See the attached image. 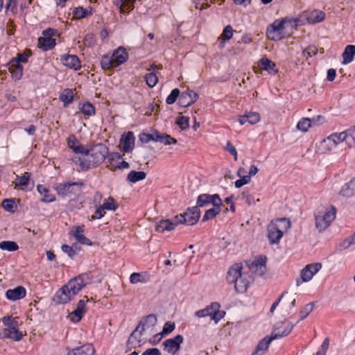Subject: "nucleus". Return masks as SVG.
Masks as SVG:
<instances>
[{
	"label": "nucleus",
	"instance_id": "5",
	"mask_svg": "<svg viewBox=\"0 0 355 355\" xmlns=\"http://www.w3.org/2000/svg\"><path fill=\"white\" fill-rule=\"evenodd\" d=\"M226 279L229 284H234L238 293H245L253 281L249 272L245 271L241 263H236L229 269Z\"/></svg>",
	"mask_w": 355,
	"mask_h": 355
},
{
	"label": "nucleus",
	"instance_id": "16",
	"mask_svg": "<svg viewBox=\"0 0 355 355\" xmlns=\"http://www.w3.org/2000/svg\"><path fill=\"white\" fill-rule=\"evenodd\" d=\"M87 300H80L78 302L76 309L69 315V318L74 322H79L84 314L87 311L86 303L89 301L87 297H85Z\"/></svg>",
	"mask_w": 355,
	"mask_h": 355
},
{
	"label": "nucleus",
	"instance_id": "57",
	"mask_svg": "<svg viewBox=\"0 0 355 355\" xmlns=\"http://www.w3.org/2000/svg\"><path fill=\"white\" fill-rule=\"evenodd\" d=\"M159 142L165 145H171L175 144L177 143V140L171 137L169 135L162 134Z\"/></svg>",
	"mask_w": 355,
	"mask_h": 355
},
{
	"label": "nucleus",
	"instance_id": "60",
	"mask_svg": "<svg viewBox=\"0 0 355 355\" xmlns=\"http://www.w3.org/2000/svg\"><path fill=\"white\" fill-rule=\"evenodd\" d=\"M354 244H355V232L352 236L347 237L346 239H345L343 241V243H341V246L343 247V248L347 249V248H349L351 245H354Z\"/></svg>",
	"mask_w": 355,
	"mask_h": 355
},
{
	"label": "nucleus",
	"instance_id": "58",
	"mask_svg": "<svg viewBox=\"0 0 355 355\" xmlns=\"http://www.w3.org/2000/svg\"><path fill=\"white\" fill-rule=\"evenodd\" d=\"M329 346V339L328 338H326L321 346L319 350L316 352L315 355H326V353L327 352V349Z\"/></svg>",
	"mask_w": 355,
	"mask_h": 355
},
{
	"label": "nucleus",
	"instance_id": "55",
	"mask_svg": "<svg viewBox=\"0 0 355 355\" xmlns=\"http://www.w3.org/2000/svg\"><path fill=\"white\" fill-rule=\"evenodd\" d=\"M27 51L28 53H26V52L23 53H19L16 58H12V63L16 64L17 63L21 64V62H27L28 58L30 55V51L27 50Z\"/></svg>",
	"mask_w": 355,
	"mask_h": 355
},
{
	"label": "nucleus",
	"instance_id": "21",
	"mask_svg": "<svg viewBox=\"0 0 355 355\" xmlns=\"http://www.w3.org/2000/svg\"><path fill=\"white\" fill-rule=\"evenodd\" d=\"M26 295V291L21 286H17L13 289H8L6 292V297L11 301H16L23 299Z\"/></svg>",
	"mask_w": 355,
	"mask_h": 355
},
{
	"label": "nucleus",
	"instance_id": "19",
	"mask_svg": "<svg viewBox=\"0 0 355 355\" xmlns=\"http://www.w3.org/2000/svg\"><path fill=\"white\" fill-rule=\"evenodd\" d=\"M266 258L260 257L254 259L250 265L249 269L257 275H263L266 270Z\"/></svg>",
	"mask_w": 355,
	"mask_h": 355
},
{
	"label": "nucleus",
	"instance_id": "33",
	"mask_svg": "<svg viewBox=\"0 0 355 355\" xmlns=\"http://www.w3.org/2000/svg\"><path fill=\"white\" fill-rule=\"evenodd\" d=\"M37 190L40 195L43 196V198L41 199L42 202H52L55 200V196L51 193L49 190L44 185L38 184Z\"/></svg>",
	"mask_w": 355,
	"mask_h": 355
},
{
	"label": "nucleus",
	"instance_id": "12",
	"mask_svg": "<svg viewBox=\"0 0 355 355\" xmlns=\"http://www.w3.org/2000/svg\"><path fill=\"white\" fill-rule=\"evenodd\" d=\"M322 268L320 263H313L306 265L300 272V277L296 280L297 286H300L303 282H307L312 279L313 277Z\"/></svg>",
	"mask_w": 355,
	"mask_h": 355
},
{
	"label": "nucleus",
	"instance_id": "23",
	"mask_svg": "<svg viewBox=\"0 0 355 355\" xmlns=\"http://www.w3.org/2000/svg\"><path fill=\"white\" fill-rule=\"evenodd\" d=\"M302 17H304L310 24H315L324 19L325 13L321 10H314L311 12H304Z\"/></svg>",
	"mask_w": 355,
	"mask_h": 355
},
{
	"label": "nucleus",
	"instance_id": "59",
	"mask_svg": "<svg viewBox=\"0 0 355 355\" xmlns=\"http://www.w3.org/2000/svg\"><path fill=\"white\" fill-rule=\"evenodd\" d=\"M349 140V147L355 146V126L347 130Z\"/></svg>",
	"mask_w": 355,
	"mask_h": 355
},
{
	"label": "nucleus",
	"instance_id": "1",
	"mask_svg": "<svg viewBox=\"0 0 355 355\" xmlns=\"http://www.w3.org/2000/svg\"><path fill=\"white\" fill-rule=\"evenodd\" d=\"M200 216V211L198 207H192L187 209L183 214H180L171 220H162L155 225V230L158 232L163 233L165 231H171L179 224L193 225L196 224Z\"/></svg>",
	"mask_w": 355,
	"mask_h": 355
},
{
	"label": "nucleus",
	"instance_id": "49",
	"mask_svg": "<svg viewBox=\"0 0 355 355\" xmlns=\"http://www.w3.org/2000/svg\"><path fill=\"white\" fill-rule=\"evenodd\" d=\"M145 78L146 84L149 87L151 88L155 87L158 82V78L157 75L153 72L147 73Z\"/></svg>",
	"mask_w": 355,
	"mask_h": 355
},
{
	"label": "nucleus",
	"instance_id": "34",
	"mask_svg": "<svg viewBox=\"0 0 355 355\" xmlns=\"http://www.w3.org/2000/svg\"><path fill=\"white\" fill-rule=\"evenodd\" d=\"M136 0H118L116 3L121 13L129 12L133 10Z\"/></svg>",
	"mask_w": 355,
	"mask_h": 355
},
{
	"label": "nucleus",
	"instance_id": "17",
	"mask_svg": "<svg viewBox=\"0 0 355 355\" xmlns=\"http://www.w3.org/2000/svg\"><path fill=\"white\" fill-rule=\"evenodd\" d=\"M135 136L132 132L123 134L120 139V147L122 150L129 153L132 150L135 146Z\"/></svg>",
	"mask_w": 355,
	"mask_h": 355
},
{
	"label": "nucleus",
	"instance_id": "10",
	"mask_svg": "<svg viewBox=\"0 0 355 355\" xmlns=\"http://www.w3.org/2000/svg\"><path fill=\"white\" fill-rule=\"evenodd\" d=\"M336 218V209L331 207L329 209H325L324 211H318L315 214V227L320 231H324L331 224V223Z\"/></svg>",
	"mask_w": 355,
	"mask_h": 355
},
{
	"label": "nucleus",
	"instance_id": "2",
	"mask_svg": "<svg viewBox=\"0 0 355 355\" xmlns=\"http://www.w3.org/2000/svg\"><path fill=\"white\" fill-rule=\"evenodd\" d=\"M109 149L103 144H96L89 148V153L84 157H74L73 161L81 170L87 171L92 167L100 165L108 155Z\"/></svg>",
	"mask_w": 355,
	"mask_h": 355
},
{
	"label": "nucleus",
	"instance_id": "42",
	"mask_svg": "<svg viewBox=\"0 0 355 355\" xmlns=\"http://www.w3.org/2000/svg\"><path fill=\"white\" fill-rule=\"evenodd\" d=\"M146 177V173L144 171H132L128 175V180L133 183L144 180Z\"/></svg>",
	"mask_w": 355,
	"mask_h": 355
},
{
	"label": "nucleus",
	"instance_id": "35",
	"mask_svg": "<svg viewBox=\"0 0 355 355\" xmlns=\"http://www.w3.org/2000/svg\"><path fill=\"white\" fill-rule=\"evenodd\" d=\"M233 33L234 30L230 25H227L224 28L221 35L218 37L220 48H224L225 41L230 40L233 36Z\"/></svg>",
	"mask_w": 355,
	"mask_h": 355
},
{
	"label": "nucleus",
	"instance_id": "27",
	"mask_svg": "<svg viewBox=\"0 0 355 355\" xmlns=\"http://www.w3.org/2000/svg\"><path fill=\"white\" fill-rule=\"evenodd\" d=\"M78 109L85 116H94L96 113L94 106L89 101H80L78 104Z\"/></svg>",
	"mask_w": 355,
	"mask_h": 355
},
{
	"label": "nucleus",
	"instance_id": "14",
	"mask_svg": "<svg viewBox=\"0 0 355 355\" xmlns=\"http://www.w3.org/2000/svg\"><path fill=\"white\" fill-rule=\"evenodd\" d=\"M184 338L182 335H177L173 338H169L166 340L162 345L164 346V349L168 353H175L177 352L180 348V345L183 343Z\"/></svg>",
	"mask_w": 355,
	"mask_h": 355
},
{
	"label": "nucleus",
	"instance_id": "11",
	"mask_svg": "<svg viewBox=\"0 0 355 355\" xmlns=\"http://www.w3.org/2000/svg\"><path fill=\"white\" fill-rule=\"evenodd\" d=\"M83 187L84 184L82 182H61L53 185V189L57 191L58 194L62 197L76 194L80 192Z\"/></svg>",
	"mask_w": 355,
	"mask_h": 355
},
{
	"label": "nucleus",
	"instance_id": "24",
	"mask_svg": "<svg viewBox=\"0 0 355 355\" xmlns=\"http://www.w3.org/2000/svg\"><path fill=\"white\" fill-rule=\"evenodd\" d=\"M24 334L17 329H3L1 334V338L10 339L14 341H19L23 338Z\"/></svg>",
	"mask_w": 355,
	"mask_h": 355
},
{
	"label": "nucleus",
	"instance_id": "43",
	"mask_svg": "<svg viewBox=\"0 0 355 355\" xmlns=\"http://www.w3.org/2000/svg\"><path fill=\"white\" fill-rule=\"evenodd\" d=\"M216 304L218 305L217 308H213L210 317L211 320H214L215 323L219 322L225 315V312L224 311L220 310V304L218 302H216Z\"/></svg>",
	"mask_w": 355,
	"mask_h": 355
},
{
	"label": "nucleus",
	"instance_id": "13",
	"mask_svg": "<svg viewBox=\"0 0 355 355\" xmlns=\"http://www.w3.org/2000/svg\"><path fill=\"white\" fill-rule=\"evenodd\" d=\"M223 205L222 200L218 194L202 193L198 196L196 207H205L209 205L215 206Z\"/></svg>",
	"mask_w": 355,
	"mask_h": 355
},
{
	"label": "nucleus",
	"instance_id": "47",
	"mask_svg": "<svg viewBox=\"0 0 355 355\" xmlns=\"http://www.w3.org/2000/svg\"><path fill=\"white\" fill-rule=\"evenodd\" d=\"M105 210H111L115 211L118 207V205L116 204L114 199L112 197H109L105 202H103L102 205H101Z\"/></svg>",
	"mask_w": 355,
	"mask_h": 355
},
{
	"label": "nucleus",
	"instance_id": "62",
	"mask_svg": "<svg viewBox=\"0 0 355 355\" xmlns=\"http://www.w3.org/2000/svg\"><path fill=\"white\" fill-rule=\"evenodd\" d=\"M73 152H75L76 153L81 154L80 157H84V156H87V154L89 153V149L85 148L84 146L79 144L76 145V147L73 150Z\"/></svg>",
	"mask_w": 355,
	"mask_h": 355
},
{
	"label": "nucleus",
	"instance_id": "25",
	"mask_svg": "<svg viewBox=\"0 0 355 355\" xmlns=\"http://www.w3.org/2000/svg\"><path fill=\"white\" fill-rule=\"evenodd\" d=\"M157 319L155 314H150L141 320L137 325L138 329L144 331L147 329L153 328L155 326Z\"/></svg>",
	"mask_w": 355,
	"mask_h": 355
},
{
	"label": "nucleus",
	"instance_id": "48",
	"mask_svg": "<svg viewBox=\"0 0 355 355\" xmlns=\"http://www.w3.org/2000/svg\"><path fill=\"white\" fill-rule=\"evenodd\" d=\"M175 328V324L174 322H166L164 327L161 333L157 334L155 335V337L159 336L161 334L162 335H167L171 333Z\"/></svg>",
	"mask_w": 355,
	"mask_h": 355
},
{
	"label": "nucleus",
	"instance_id": "44",
	"mask_svg": "<svg viewBox=\"0 0 355 355\" xmlns=\"http://www.w3.org/2000/svg\"><path fill=\"white\" fill-rule=\"evenodd\" d=\"M0 249L8 252H15L19 249V246L15 241H3L0 242Z\"/></svg>",
	"mask_w": 355,
	"mask_h": 355
},
{
	"label": "nucleus",
	"instance_id": "56",
	"mask_svg": "<svg viewBox=\"0 0 355 355\" xmlns=\"http://www.w3.org/2000/svg\"><path fill=\"white\" fill-rule=\"evenodd\" d=\"M3 207L8 211H15V202L13 199H5L2 202Z\"/></svg>",
	"mask_w": 355,
	"mask_h": 355
},
{
	"label": "nucleus",
	"instance_id": "28",
	"mask_svg": "<svg viewBox=\"0 0 355 355\" xmlns=\"http://www.w3.org/2000/svg\"><path fill=\"white\" fill-rule=\"evenodd\" d=\"M8 65V69L12 75V79H14L15 80H19L23 76L22 65L19 63H17L16 64L12 63V60L10 61Z\"/></svg>",
	"mask_w": 355,
	"mask_h": 355
},
{
	"label": "nucleus",
	"instance_id": "40",
	"mask_svg": "<svg viewBox=\"0 0 355 355\" xmlns=\"http://www.w3.org/2000/svg\"><path fill=\"white\" fill-rule=\"evenodd\" d=\"M2 322L6 327L5 329H17L19 328V322L16 318L12 316H4L2 318Z\"/></svg>",
	"mask_w": 355,
	"mask_h": 355
},
{
	"label": "nucleus",
	"instance_id": "54",
	"mask_svg": "<svg viewBox=\"0 0 355 355\" xmlns=\"http://www.w3.org/2000/svg\"><path fill=\"white\" fill-rule=\"evenodd\" d=\"M313 303H309V304H306L300 312V320H302L304 318H306L310 314V313L313 311Z\"/></svg>",
	"mask_w": 355,
	"mask_h": 355
},
{
	"label": "nucleus",
	"instance_id": "63",
	"mask_svg": "<svg viewBox=\"0 0 355 355\" xmlns=\"http://www.w3.org/2000/svg\"><path fill=\"white\" fill-rule=\"evenodd\" d=\"M62 250L67 253L68 256L71 258H73L76 255V251L73 249L71 246H69L68 245H62Z\"/></svg>",
	"mask_w": 355,
	"mask_h": 355
},
{
	"label": "nucleus",
	"instance_id": "18",
	"mask_svg": "<svg viewBox=\"0 0 355 355\" xmlns=\"http://www.w3.org/2000/svg\"><path fill=\"white\" fill-rule=\"evenodd\" d=\"M198 98V94L195 92L187 89L183 92L179 98V103L182 107H188L195 103Z\"/></svg>",
	"mask_w": 355,
	"mask_h": 355
},
{
	"label": "nucleus",
	"instance_id": "9",
	"mask_svg": "<svg viewBox=\"0 0 355 355\" xmlns=\"http://www.w3.org/2000/svg\"><path fill=\"white\" fill-rule=\"evenodd\" d=\"M345 142L349 146L347 130L340 133H333L323 139L320 143V149L324 153L334 150L339 144Z\"/></svg>",
	"mask_w": 355,
	"mask_h": 355
},
{
	"label": "nucleus",
	"instance_id": "64",
	"mask_svg": "<svg viewBox=\"0 0 355 355\" xmlns=\"http://www.w3.org/2000/svg\"><path fill=\"white\" fill-rule=\"evenodd\" d=\"M141 355H162L157 348H150L146 350Z\"/></svg>",
	"mask_w": 355,
	"mask_h": 355
},
{
	"label": "nucleus",
	"instance_id": "22",
	"mask_svg": "<svg viewBox=\"0 0 355 355\" xmlns=\"http://www.w3.org/2000/svg\"><path fill=\"white\" fill-rule=\"evenodd\" d=\"M95 349L92 344H85L68 351L67 355H94Z\"/></svg>",
	"mask_w": 355,
	"mask_h": 355
},
{
	"label": "nucleus",
	"instance_id": "61",
	"mask_svg": "<svg viewBox=\"0 0 355 355\" xmlns=\"http://www.w3.org/2000/svg\"><path fill=\"white\" fill-rule=\"evenodd\" d=\"M105 214V209L100 205L96 210L95 213L92 216V220L100 219L104 216Z\"/></svg>",
	"mask_w": 355,
	"mask_h": 355
},
{
	"label": "nucleus",
	"instance_id": "51",
	"mask_svg": "<svg viewBox=\"0 0 355 355\" xmlns=\"http://www.w3.org/2000/svg\"><path fill=\"white\" fill-rule=\"evenodd\" d=\"M317 52V47L314 45H310L302 51V55L307 60L308 58L316 55Z\"/></svg>",
	"mask_w": 355,
	"mask_h": 355
},
{
	"label": "nucleus",
	"instance_id": "29",
	"mask_svg": "<svg viewBox=\"0 0 355 355\" xmlns=\"http://www.w3.org/2000/svg\"><path fill=\"white\" fill-rule=\"evenodd\" d=\"M259 66L261 69L267 71L270 74H276L277 73L275 64L267 58H261L259 60Z\"/></svg>",
	"mask_w": 355,
	"mask_h": 355
},
{
	"label": "nucleus",
	"instance_id": "52",
	"mask_svg": "<svg viewBox=\"0 0 355 355\" xmlns=\"http://www.w3.org/2000/svg\"><path fill=\"white\" fill-rule=\"evenodd\" d=\"M73 13L77 19H82L90 15L91 12L83 7H78L73 10Z\"/></svg>",
	"mask_w": 355,
	"mask_h": 355
},
{
	"label": "nucleus",
	"instance_id": "37",
	"mask_svg": "<svg viewBox=\"0 0 355 355\" xmlns=\"http://www.w3.org/2000/svg\"><path fill=\"white\" fill-rule=\"evenodd\" d=\"M142 333L143 331H141V329H138V327L137 326L136 329L132 332L128 338V345H130L132 347H136V345H134L135 343L139 345Z\"/></svg>",
	"mask_w": 355,
	"mask_h": 355
},
{
	"label": "nucleus",
	"instance_id": "30",
	"mask_svg": "<svg viewBox=\"0 0 355 355\" xmlns=\"http://www.w3.org/2000/svg\"><path fill=\"white\" fill-rule=\"evenodd\" d=\"M55 46V40L52 37H40L38 38L37 46L43 51H49Z\"/></svg>",
	"mask_w": 355,
	"mask_h": 355
},
{
	"label": "nucleus",
	"instance_id": "46",
	"mask_svg": "<svg viewBox=\"0 0 355 355\" xmlns=\"http://www.w3.org/2000/svg\"><path fill=\"white\" fill-rule=\"evenodd\" d=\"M311 120L309 118H302L297 124V129L306 132L309 130V128L311 126Z\"/></svg>",
	"mask_w": 355,
	"mask_h": 355
},
{
	"label": "nucleus",
	"instance_id": "3",
	"mask_svg": "<svg viewBox=\"0 0 355 355\" xmlns=\"http://www.w3.org/2000/svg\"><path fill=\"white\" fill-rule=\"evenodd\" d=\"M88 283L89 277L87 274H81L70 279L67 284L56 292V302L60 304L69 302Z\"/></svg>",
	"mask_w": 355,
	"mask_h": 355
},
{
	"label": "nucleus",
	"instance_id": "36",
	"mask_svg": "<svg viewBox=\"0 0 355 355\" xmlns=\"http://www.w3.org/2000/svg\"><path fill=\"white\" fill-rule=\"evenodd\" d=\"M221 206L222 205H215L213 206L211 208H209L207 210H206L202 220L203 222H205L215 218L218 214L220 213Z\"/></svg>",
	"mask_w": 355,
	"mask_h": 355
},
{
	"label": "nucleus",
	"instance_id": "39",
	"mask_svg": "<svg viewBox=\"0 0 355 355\" xmlns=\"http://www.w3.org/2000/svg\"><path fill=\"white\" fill-rule=\"evenodd\" d=\"M217 306L218 305L216 304V302H212L209 305L207 306L205 309L196 311L195 315L198 318H203L207 316L211 317L213 308L216 309V307L217 308Z\"/></svg>",
	"mask_w": 355,
	"mask_h": 355
},
{
	"label": "nucleus",
	"instance_id": "4",
	"mask_svg": "<svg viewBox=\"0 0 355 355\" xmlns=\"http://www.w3.org/2000/svg\"><path fill=\"white\" fill-rule=\"evenodd\" d=\"M294 324L290 322H279L274 326L271 336L262 338L256 346L251 355H265L269 345L274 339L280 338L288 335L293 330Z\"/></svg>",
	"mask_w": 355,
	"mask_h": 355
},
{
	"label": "nucleus",
	"instance_id": "20",
	"mask_svg": "<svg viewBox=\"0 0 355 355\" xmlns=\"http://www.w3.org/2000/svg\"><path fill=\"white\" fill-rule=\"evenodd\" d=\"M338 194L340 196L346 198L355 196V176L342 186Z\"/></svg>",
	"mask_w": 355,
	"mask_h": 355
},
{
	"label": "nucleus",
	"instance_id": "45",
	"mask_svg": "<svg viewBox=\"0 0 355 355\" xmlns=\"http://www.w3.org/2000/svg\"><path fill=\"white\" fill-rule=\"evenodd\" d=\"M30 177L31 173L28 172H25L21 176L17 175L15 181L14 182L15 187L27 186L28 184Z\"/></svg>",
	"mask_w": 355,
	"mask_h": 355
},
{
	"label": "nucleus",
	"instance_id": "7",
	"mask_svg": "<svg viewBox=\"0 0 355 355\" xmlns=\"http://www.w3.org/2000/svg\"><path fill=\"white\" fill-rule=\"evenodd\" d=\"M128 59V53L121 46L114 50L112 55H103L101 58V64L104 70H111L125 63Z\"/></svg>",
	"mask_w": 355,
	"mask_h": 355
},
{
	"label": "nucleus",
	"instance_id": "50",
	"mask_svg": "<svg viewBox=\"0 0 355 355\" xmlns=\"http://www.w3.org/2000/svg\"><path fill=\"white\" fill-rule=\"evenodd\" d=\"M180 90L178 88L173 89L171 94L167 96L166 99V103L168 105L173 104L177 98L180 96Z\"/></svg>",
	"mask_w": 355,
	"mask_h": 355
},
{
	"label": "nucleus",
	"instance_id": "26",
	"mask_svg": "<svg viewBox=\"0 0 355 355\" xmlns=\"http://www.w3.org/2000/svg\"><path fill=\"white\" fill-rule=\"evenodd\" d=\"M259 121V114L255 112H245L243 115L240 116L239 118V122L241 125H244L247 122L254 125L257 123Z\"/></svg>",
	"mask_w": 355,
	"mask_h": 355
},
{
	"label": "nucleus",
	"instance_id": "32",
	"mask_svg": "<svg viewBox=\"0 0 355 355\" xmlns=\"http://www.w3.org/2000/svg\"><path fill=\"white\" fill-rule=\"evenodd\" d=\"M355 55V45L349 44L345 48L344 52L343 53V64H348L352 62L354 60Z\"/></svg>",
	"mask_w": 355,
	"mask_h": 355
},
{
	"label": "nucleus",
	"instance_id": "31",
	"mask_svg": "<svg viewBox=\"0 0 355 355\" xmlns=\"http://www.w3.org/2000/svg\"><path fill=\"white\" fill-rule=\"evenodd\" d=\"M83 232L84 225L77 226L73 235L80 243L87 245H92V242L83 234Z\"/></svg>",
	"mask_w": 355,
	"mask_h": 355
},
{
	"label": "nucleus",
	"instance_id": "8",
	"mask_svg": "<svg viewBox=\"0 0 355 355\" xmlns=\"http://www.w3.org/2000/svg\"><path fill=\"white\" fill-rule=\"evenodd\" d=\"M290 227V222L286 218H281L271 223L268 227V237L272 244L278 243L284 232Z\"/></svg>",
	"mask_w": 355,
	"mask_h": 355
},
{
	"label": "nucleus",
	"instance_id": "38",
	"mask_svg": "<svg viewBox=\"0 0 355 355\" xmlns=\"http://www.w3.org/2000/svg\"><path fill=\"white\" fill-rule=\"evenodd\" d=\"M60 100L64 103V106L67 107L72 103L73 100V92L71 89H65L60 94Z\"/></svg>",
	"mask_w": 355,
	"mask_h": 355
},
{
	"label": "nucleus",
	"instance_id": "6",
	"mask_svg": "<svg viewBox=\"0 0 355 355\" xmlns=\"http://www.w3.org/2000/svg\"><path fill=\"white\" fill-rule=\"evenodd\" d=\"M287 22L294 24L295 26L302 25L304 23L301 18L276 19L267 28L266 35L268 39L273 41L284 39L286 37L285 24Z\"/></svg>",
	"mask_w": 355,
	"mask_h": 355
},
{
	"label": "nucleus",
	"instance_id": "15",
	"mask_svg": "<svg viewBox=\"0 0 355 355\" xmlns=\"http://www.w3.org/2000/svg\"><path fill=\"white\" fill-rule=\"evenodd\" d=\"M62 63L75 71L80 70L81 64L79 58L76 55L64 54L60 57Z\"/></svg>",
	"mask_w": 355,
	"mask_h": 355
},
{
	"label": "nucleus",
	"instance_id": "53",
	"mask_svg": "<svg viewBox=\"0 0 355 355\" xmlns=\"http://www.w3.org/2000/svg\"><path fill=\"white\" fill-rule=\"evenodd\" d=\"M176 123L182 130H186L189 127V119L184 116H179L177 118Z\"/></svg>",
	"mask_w": 355,
	"mask_h": 355
},
{
	"label": "nucleus",
	"instance_id": "41",
	"mask_svg": "<svg viewBox=\"0 0 355 355\" xmlns=\"http://www.w3.org/2000/svg\"><path fill=\"white\" fill-rule=\"evenodd\" d=\"M107 157L110 165L114 168H118L122 156L118 153H108Z\"/></svg>",
	"mask_w": 355,
	"mask_h": 355
}]
</instances>
